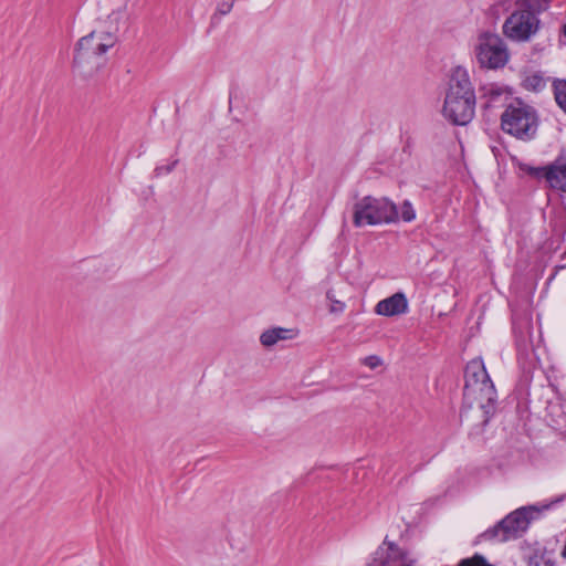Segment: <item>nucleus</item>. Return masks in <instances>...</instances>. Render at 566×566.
Returning <instances> with one entry per match:
<instances>
[{"label": "nucleus", "mask_w": 566, "mask_h": 566, "mask_svg": "<svg viewBox=\"0 0 566 566\" xmlns=\"http://www.w3.org/2000/svg\"><path fill=\"white\" fill-rule=\"evenodd\" d=\"M476 96L467 69L455 66L447 83L442 116L452 125L465 126L475 115Z\"/></svg>", "instance_id": "nucleus-1"}, {"label": "nucleus", "mask_w": 566, "mask_h": 566, "mask_svg": "<svg viewBox=\"0 0 566 566\" xmlns=\"http://www.w3.org/2000/svg\"><path fill=\"white\" fill-rule=\"evenodd\" d=\"M464 380V398L476 402L485 416L484 422H488L495 411L496 390L481 358H474L467 364Z\"/></svg>", "instance_id": "nucleus-2"}, {"label": "nucleus", "mask_w": 566, "mask_h": 566, "mask_svg": "<svg viewBox=\"0 0 566 566\" xmlns=\"http://www.w3.org/2000/svg\"><path fill=\"white\" fill-rule=\"evenodd\" d=\"M551 0H516L515 10L506 18L503 33L513 41H527L539 28L538 14L548 9Z\"/></svg>", "instance_id": "nucleus-3"}, {"label": "nucleus", "mask_w": 566, "mask_h": 566, "mask_svg": "<svg viewBox=\"0 0 566 566\" xmlns=\"http://www.w3.org/2000/svg\"><path fill=\"white\" fill-rule=\"evenodd\" d=\"M399 220L398 208L386 197L365 196L353 207V224L356 228L395 223Z\"/></svg>", "instance_id": "nucleus-4"}, {"label": "nucleus", "mask_w": 566, "mask_h": 566, "mask_svg": "<svg viewBox=\"0 0 566 566\" xmlns=\"http://www.w3.org/2000/svg\"><path fill=\"white\" fill-rule=\"evenodd\" d=\"M115 42L116 38L112 33L92 31L77 42L74 56L75 65L82 69L83 73L92 75L103 64L99 61L101 56L113 48Z\"/></svg>", "instance_id": "nucleus-5"}, {"label": "nucleus", "mask_w": 566, "mask_h": 566, "mask_svg": "<svg viewBox=\"0 0 566 566\" xmlns=\"http://www.w3.org/2000/svg\"><path fill=\"white\" fill-rule=\"evenodd\" d=\"M537 127L536 111L521 101L509 104L501 115L503 132L517 139L531 140L535 136Z\"/></svg>", "instance_id": "nucleus-6"}, {"label": "nucleus", "mask_w": 566, "mask_h": 566, "mask_svg": "<svg viewBox=\"0 0 566 566\" xmlns=\"http://www.w3.org/2000/svg\"><path fill=\"white\" fill-rule=\"evenodd\" d=\"M536 514H538V510L533 506L517 509L480 534L478 541L503 543L515 539L528 528Z\"/></svg>", "instance_id": "nucleus-7"}, {"label": "nucleus", "mask_w": 566, "mask_h": 566, "mask_svg": "<svg viewBox=\"0 0 566 566\" xmlns=\"http://www.w3.org/2000/svg\"><path fill=\"white\" fill-rule=\"evenodd\" d=\"M475 56L482 67L491 70L504 67L510 59L504 41L490 32H484L478 38Z\"/></svg>", "instance_id": "nucleus-8"}, {"label": "nucleus", "mask_w": 566, "mask_h": 566, "mask_svg": "<svg viewBox=\"0 0 566 566\" xmlns=\"http://www.w3.org/2000/svg\"><path fill=\"white\" fill-rule=\"evenodd\" d=\"M411 554L386 536L366 566H415Z\"/></svg>", "instance_id": "nucleus-9"}, {"label": "nucleus", "mask_w": 566, "mask_h": 566, "mask_svg": "<svg viewBox=\"0 0 566 566\" xmlns=\"http://www.w3.org/2000/svg\"><path fill=\"white\" fill-rule=\"evenodd\" d=\"M527 172L535 177L545 178L551 188L566 192V161L564 159L556 158L552 164L544 167H530Z\"/></svg>", "instance_id": "nucleus-10"}, {"label": "nucleus", "mask_w": 566, "mask_h": 566, "mask_svg": "<svg viewBox=\"0 0 566 566\" xmlns=\"http://www.w3.org/2000/svg\"><path fill=\"white\" fill-rule=\"evenodd\" d=\"M408 311V301L403 293L394 295L379 301L375 306V312L382 316H395L405 314Z\"/></svg>", "instance_id": "nucleus-11"}, {"label": "nucleus", "mask_w": 566, "mask_h": 566, "mask_svg": "<svg viewBox=\"0 0 566 566\" xmlns=\"http://www.w3.org/2000/svg\"><path fill=\"white\" fill-rule=\"evenodd\" d=\"M298 332L294 328L273 327L264 331L260 336V342L264 347H272L280 340L293 339Z\"/></svg>", "instance_id": "nucleus-12"}, {"label": "nucleus", "mask_w": 566, "mask_h": 566, "mask_svg": "<svg viewBox=\"0 0 566 566\" xmlns=\"http://www.w3.org/2000/svg\"><path fill=\"white\" fill-rule=\"evenodd\" d=\"M553 91L558 106L566 113V81L555 80L553 82Z\"/></svg>", "instance_id": "nucleus-13"}, {"label": "nucleus", "mask_w": 566, "mask_h": 566, "mask_svg": "<svg viewBox=\"0 0 566 566\" xmlns=\"http://www.w3.org/2000/svg\"><path fill=\"white\" fill-rule=\"evenodd\" d=\"M509 95L510 92L506 88L496 85H490L489 87H485V96L488 97L489 106L497 103L502 98V96H505V98H507Z\"/></svg>", "instance_id": "nucleus-14"}, {"label": "nucleus", "mask_w": 566, "mask_h": 566, "mask_svg": "<svg viewBox=\"0 0 566 566\" xmlns=\"http://www.w3.org/2000/svg\"><path fill=\"white\" fill-rule=\"evenodd\" d=\"M545 85H546L545 78L538 73L531 74V75L526 76L524 80V87L526 90H531L534 92L542 91L545 87Z\"/></svg>", "instance_id": "nucleus-15"}, {"label": "nucleus", "mask_w": 566, "mask_h": 566, "mask_svg": "<svg viewBox=\"0 0 566 566\" xmlns=\"http://www.w3.org/2000/svg\"><path fill=\"white\" fill-rule=\"evenodd\" d=\"M458 566H494L490 564L484 556L474 554L472 557L462 558Z\"/></svg>", "instance_id": "nucleus-16"}, {"label": "nucleus", "mask_w": 566, "mask_h": 566, "mask_svg": "<svg viewBox=\"0 0 566 566\" xmlns=\"http://www.w3.org/2000/svg\"><path fill=\"white\" fill-rule=\"evenodd\" d=\"M416 218V212L409 201H405L401 207V219L405 222H411Z\"/></svg>", "instance_id": "nucleus-17"}, {"label": "nucleus", "mask_w": 566, "mask_h": 566, "mask_svg": "<svg viewBox=\"0 0 566 566\" xmlns=\"http://www.w3.org/2000/svg\"><path fill=\"white\" fill-rule=\"evenodd\" d=\"M361 363H363V365L369 367L370 369H375V368L379 367L382 364V360L377 355H370V356L365 357L361 360Z\"/></svg>", "instance_id": "nucleus-18"}, {"label": "nucleus", "mask_w": 566, "mask_h": 566, "mask_svg": "<svg viewBox=\"0 0 566 566\" xmlns=\"http://www.w3.org/2000/svg\"><path fill=\"white\" fill-rule=\"evenodd\" d=\"M177 164H178V160L175 159L169 165L157 167L155 169L156 176H161V175L171 172L175 169V167L177 166Z\"/></svg>", "instance_id": "nucleus-19"}, {"label": "nucleus", "mask_w": 566, "mask_h": 566, "mask_svg": "<svg viewBox=\"0 0 566 566\" xmlns=\"http://www.w3.org/2000/svg\"><path fill=\"white\" fill-rule=\"evenodd\" d=\"M233 6V0L223 1L218 6V12L220 14H227L231 11Z\"/></svg>", "instance_id": "nucleus-20"}, {"label": "nucleus", "mask_w": 566, "mask_h": 566, "mask_svg": "<svg viewBox=\"0 0 566 566\" xmlns=\"http://www.w3.org/2000/svg\"><path fill=\"white\" fill-rule=\"evenodd\" d=\"M532 560L535 566H554L553 562H551L549 559H545L543 555H535Z\"/></svg>", "instance_id": "nucleus-21"}, {"label": "nucleus", "mask_w": 566, "mask_h": 566, "mask_svg": "<svg viewBox=\"0 0 566 566\" xmlns=\"http://www.w3.org/2000/svg\"><path fill=\"white\" fill-rule=\"evenodd\" d=\"M345 310V304L339 301H335L331 306L332 313H342Z\"/></svg>", "instance_id": "nucleus-22"}, {"label": "nucleus", "mask_w": 566, "mask_h": 566, "mask_svg": "<svg viewBox=\"0 0 566 566\" xmlns=\"http://www.w3.org/2000/svg\"><path fill=\"white\" fill-rule=\"evenodd\" d=\"M563 34L566 38V23L563 25Z\"/></svg>", "instance_id": "nucleus-23"}]
</instances>
